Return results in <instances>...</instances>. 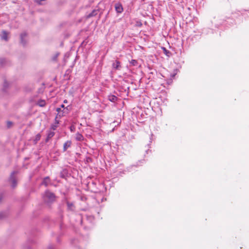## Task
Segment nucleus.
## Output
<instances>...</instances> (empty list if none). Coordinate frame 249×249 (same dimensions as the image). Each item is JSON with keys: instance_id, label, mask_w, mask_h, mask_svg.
<instances>
[{"instance_id": "7", "label": "nucleus", "mask_w": 249, "mask_h": 249, "mask_svg": "<svg viewBox=\"0 0 249 249\" xmlns=\"http://www.w3.org/2000/svg\"><path fill=\"white\" fill-rule=\"evenodd\" d=\"M115 9L117 13H121L123 12V8L122 6L120 4H116L115 5Z\"/></svg>"}, {"instance_id": "16", "label": "nucleus", "mask_w": 249, "mask_h": 249, "mask_svg": "<svg viewBox=\"0 0 249 249\" xmlns=\"http://www.w3.org/2000/svg\"><path fill=\"white\" fill-rule=\"evenodd\" d=\"M76 139L78 141H81L83 140V137L81 134L77 133L76 134Z\"/></svg>"}, {"instance_id": "11", "label": "nucleus", "mask_w": 249, "mask_h": 249, "mask_svg": "<svg viewBox=\"0 0 249 249\" xmlns=\"http://www.w3.org/2000/svg\"><path fill=\"white\" fill-rule=\"evenodd\" d=\"M37 105L41 107H43L46 105L45 101L44 100H39L37 102Z\"/></svg>"}, {"instance_id": "6", "label": "nucleus", "mask_w": 249, "mask_h": 249, "mask_svg": "<svg viewBox=\"0 0 249 249\" xmlns=\"http://www.w3.org/2000/svg\"><path fill=\"white\" fill-rule=\"evenodd\" d=\"M27 34L26 33H23L20 35V42L23 45H25L26 41L24 40V38L26 36Z\"/></svg>"}, {"instance_id": "9", "label": "nucleus", "mask_w": 249, "mask_h": 249, "mask_svg": "<svg viewBox=\"0 0 249 249\" xmlns=\"http://www.w3.org/2000/svg\"><path fill=\"white\" fill-rule=\"evenodd\" d=\"M50 182V179L49 177H46L44 178L42 184L44 185L45 186H47L49 183Z\"/></svg>"}, {"instance_id": "8", "label": "nucleus", "mask_w": 249, "mask_h": 249, "mask_svg": "<svg viewBox=\"0 0 249 249\" xmlns=\"http://www.w3.org/2000/svg\"><path fill=\"white\" fill-rule=\"evenodd\" d=\"M55 133L53 131L51 130L49 131L47 134V137L46 140V142H47L51 138L54 136Z\"/></svg>"}, {"instance_id": "23", "label": "nucleus", "mask_w": 249, "mask_h": 249, "mask_svg": "<svg viewBox=\"0 0 249 249\" xmlns=\"http://www.w3.org/2000/svg\"><path fill=\"white\" fill-rule=\"evenodd\" d=\"M165 51L166 54V55H168V54L170 53L169 51H166V50H165Z\"/></svg>"}, {"instance_id": "5", "label": "nucleus", "mask_w": 249, "mask_h": 249, "mask_svg": "<svg viewBox=\"0 0 249 249\" xmlns=\"http://www.w3.org/2000/svg\"><path fill=\"white\" fill-rule=\"evenodd\" d=\"M65 109L66 108H64L63 110H62L61 108H57L56 111L58 112L57 116L59 117H61L64 115L65 113L66 112Z\"/></svg>"}, {"instance_id": "24", "label": "nucleus", "mask_w": 249, "mask_h": 249, "mask_svg": "<svg viewBox=\"0 0 249 249\" xmlns=\"http://www.w3.org/2000/svg\"><path fill=\"white\" fill-rule=\"evenodd\" d=\"M64 107H65V106H64V105H61V107H62V108H64Z\"/></svg>"}, {"instance_id": "4", "label": "nucleus", "mask_w": 249, "mask_h": 249, "mask_svg": "<svg viewBox=\"0 0 249 249\" xmlns=\"http://www.w3.org/2000/svg\"><path fill=\"white\" fill-rule=\"evenodd\" d=\"M71 141H67V142H66L63 145V152H65L66 151H67V150L71 146Z\"/></svg>"}, {"instance_id": "13", "label": "nucleus", "mask_w": 249, "mask_h": 249, "mask_svg": "<svg viewBox=\"0 0 249 249\" xmlns=\"http://www.w3.org/2000/svg\"><path fill=\"white\" fill-rule=\"evenodd\" d=\"M97 13H98V10H94L92 11L91 13H90L87 16V18H89L95 16V15H96L97 14Z\"/></svg>"}, {"instance_id": "14", "label": "nucleus", "mask_w": 249, "mask_h": 249, "mask_svg": "<svg viewBox=\"0 0 249 249\" xmlns=\"http://www.w3.org/2000/svg\"><path fill=\"white\" fill-rule=\"evenodd\" d=\"M67 204L68 209L69 210H71V211L73 210L74 205L72 203H71V202H69L68 201V202H67Z\"/></svg>"}, {"instance_id": "19", "label": "nucleus", "mask_w": 249, "mask_h": 249, "mask_svg": "<svg viewBox=\"0 0 249 249\" xmlns=\"http://www.w3.org/2000/svg\"><path fill=\"white\" fill-rule=\"evenodd\" d=\"M12 124H13L12 122H10V121L7 122V127L8 128L12 126Z\"/></svg>"}, {"instance_id": "21", "label": "nucleus", "mask_w": 249, "mask_h": 249, "mask_svg": "<svg viewBox=\"0 0 249 249\" xmlns=\"http://www.w3.org/2000/svg\"><path fill=\"white\" fill-rule=\"evenodd\" d=\"M49 249H54V247L53 246H50L48 248Z\"/></svg>"}, {"instance_id": "3", "label": "nucleus", "mask_w": 249, "mask_h": 249, "mask_svg": "<svg viewBox=\"0 0 249 249\" xmlns=\"http://www.w3.org/2000/svg\"><path fill=\"white\" fill-rule=\"evenodd\" d=\"M112 67L115 70H119L121 68V63L119 61L115 60L113 62Z\"/></svg>"}, {"instance_id": "1", "label": "nucleus", "mask_w": 249, "mask_h": 249, "mask_svg": "<svg viewBox=\"0 0 249 249\" xmlns=\"http://www.w3.org/2000/svg\"><path fill=\"white\" fill-rule=\"evenodd\" d=\"M43 197L44 201L48 204L53 202L55 199L54 194L49 191H46L45 192Z\"/></svg>"}, {"instance_id": "25", "label": "nucleus", "mask_w": 249, "mask_h": 249, "mask_svg": "<svg viewBox=\"0 0 249 249\" xmlns=\"http://www.w3.org/2000/svg\"><path fill=\"white\" fill-rule=\"evenodd\" d=\"M64 103H67V100H65L64 101Z\"/></svg>"}, {"instance_id": "17", "label": "nucleus", "mask_w": 249, "mask_h": 249, "mask_svg": "<svg viewBox=\"0 0 249 249\" xmlns=\"http://www.w3.org/2000/svg\"><path fill=\"white\" fill-rule=\"evenodd\" d=\"M6 62H7V60L5 58H0V65H5Z\"/></svg>"}, {"instance_id": "12", "label": "nucleus", "mask_w": 249, "mask_h": 249, "mask_svg": "<svg viewBox=\"0 0 249 249\" xmlns=\"http://www.w3.org/2000/svg\"><path fill=\"white\" fill-rule=\"evenodd\" d=\"M1 39L5 41L8 40V33L6 31L2 32V35L1 36Z\"/></svg>"}, {"instance_id": "26", "label": "nucleus", "mask_w": 249, "mask_h": 249, "mask_svg": "<svg viewBox=\"0 0 249 249\" xmlns=\"http://www.w3.org/2000/svg\"><path fill=\"white\" fill-rule=\"evenodd\" d=\"M142 1H144L145 0H142Z\"/></svg>"}, {"instance_id": "18", "label": "nucleus", "mask_w": 249, "mask_h": 249, "mask_svg": "<svg viewBox=\"0 0 249 249\" xmlns=\"http://www.w3.org/2000/svg\"><path fill=\"white\" fill-rule=\"evenodd\" d=\"M130 63L133 66H136L137 63V61L136 60H132Z\"/></svg>"}, {"instance_id": "20", "label": "nucleus", "mask_w": 249, "mask_h": 249, "mask_svg": "<svg viewBox=\"0 0 249 249\" xmlns=\"http://www.w3.org/2000/svg\"><path fill=\"white\" fill-rule=\"evenodd\" d=\"M5 216V214L3 213H0V218H2Z\"/></svg>"}, {"instance_id": "22", "label": "nucleus", "mask_w": 249, "mask_h": 249, "mask_svg": "<svg viewBox=\"0 0 249 249\" xmlns=\"http://www.w3.org/2000/svg\"><path fill=\"white\" fill-rule=\"evenodd\" d=\"M40 138V135L39 134H38L37 136H36V139H39Z\"/></svg>"}, {"instance_id": "15", "label": "nucleus", "mask_w": 249, "mask_h": 249, "mask_svg": "<svg viewBox=\"0 0 249 249\" xmlns=\"http://www.w3.org/2000/svg\"><path fill=\"white\" fill-rule=\"evenodd\" d=\"M58 123H59L58 121L56 120L55 123L54 124H53L51 125V129L53 130H55L56 129V128L57 127V124H58Z\"/></svg>"}, {"instance_id": "2", "label": "nucleus", "mask_w": 249, "mask_h": 249, "mask_svg": "<svg viewBox=\"0 0 249 249\" xmlns=\"http://www.w3.org/2000/svg\"><path fill=\"white\" fill-rule=\"evenodd\" d=\"M17 172L14 171L13 172L10 177L9 178V182L11 183V187L13 188H14L17 186V178L15 177V174H17Z\"/></svg>"}, {"instance_id": "10", "label": "nucleus", "mask_w": 249, "mask_h": 249, "mask_svg": "<svg viewBox=\"0 0 249 249\" xmlns=\"http://www.w3.org/2000/svg\"><path fill=\"white\" fill-rule=\"evenodd\" d=\"M118 98L113 95H110L108 96V100L112 102H115Z\"/></svg>"}]
</instances>
